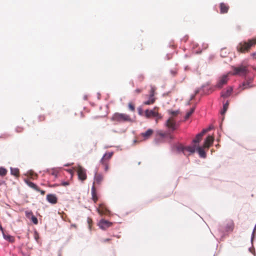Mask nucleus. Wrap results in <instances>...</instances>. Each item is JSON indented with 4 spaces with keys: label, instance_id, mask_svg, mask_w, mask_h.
<instances>
[{
    "label": "nucleus",
    "instance_id": "1",
    "mask_svg": "<svg viewBox=\"0 0 256 256\" xmlns=\"http://www.w3.org/2000/svg\"><path fill=\"white\" fill-rule=\"evenodd\" d=\"M255 44H256V38L250 39L248 42L242 41L238 44L236 48L238 51L244 52L248 51Z\"/></svg>",
    "mask_w": 256,
    "mask_h": 256
},
{
    "label": "nucleus",
    "instance_id": "2",
    "mask_svg": "<svg viewBox=\"0 0 256 256\" xmlns=\"http://www.w3.org/2000/svg\"><path fill=\"white\" fill-rule=\"evenodd\" d=\"M112 120L119 122H132V120L130 116L126 114L122 113H115L112 116Z\"/></svg>",
    "mask_w": 256,
    "mask_h": 256
},
{
    "label": "nucleus",
    "instance_id": "3",
    "mask_svg": "<svg viewBox=\"0 0 256 256\" xmlns=\"http://www.w3.org/2000/svg\"><path fill=\"white\" fill-rule=\"evenodd\" d=\"M157 134L158 136L156 138L154 141V142L156 145H159L160 144L164 142L165 141L164 139L165 138H168L170 140L173 138V137L171 134L160 132H158Z\"/></svg>",
    "mask_w": 256,
    "mask_h": 256
},
{
    "label": "nucleus",
    "instance_id": "4",
    "mask_svg": "<svg viewBox=\"0 0 256 256\" xmlns=\"http://www.w3.org/2000/svg\"><path fill=\"white\" fill-rule=\"evenodd\" d=\"M155 108H156L152 110H146L144 112V115L147 118H156V122H157L158 120L162 118V116L160 114H158V112L154 110Z\"/></svg>",
    "mask_w": 256,
    "mask_h": 256
},
{
    "label": "nucleus",
    "instance_id": "5",
    "mask_svg": "<svg viewBox=\"0 0 256 256\" xmlns=\"http://www.w3.org/2000/svg\"><path fill=\"white\" fill-rule=\"evenodd\" d=\"M234 74H238L244 76H246V74L248 72V70L246 66L242 64L237 67H234Z\"/></svg>",
    "mask_w": 256,
    "mask_h": 256
},
{
    "label": "nucleus",
    "instance_id": "6",
    "mask_svg": "<svg viewBox=\"0 0 256 256\" xmlns=\"http://www.w3.org/2000/svg\"><path fill=\"white\" fill-rule=\"evenodd\" d=\"M228 80V75L223 74L218 78L217 83L214 87L216 88L221 89L224 85L226 84Z\"/></svg>",
    "mask_w": 256,
    "mask_h": 256
},
{
    "label": "nucleus",
    "instance_id": "7",
    "mask_svg": "<svg viewBox=\"0 0 256 256\" xmlns=\"http://www.w3.org/2000/svg\"><path fill=\"white\" fill-rule=\"evenodd\" d=\"M78 178L80 180L83 182L86 178V170L80 166H78L76 169Z\"/></svg>",
    "mask_w": 256,
    "mask_h": 256
},
{
    "label": "nucleus",
    "instance_id": "8",
    "mask_svg": "<svg viewBox=\"0 0 256 256\" xmlns=\"http://www.w3.org/2000/svg\"><path fill=\"white\" fill-rule=\"evenodd\" d=\"M172 150L174 152L176 150L178 154L182 152L184 154H186L185 146L182 144H175L172 145Z\"/></svg>",
    "mask_w": 256,
    "mask_h": 256
},
{
    "label": "nucleus",
    "instance_id": "9",
    "mask_svg": "<svg viewBox=\"0 0 256 256\" xmlns=\"http://www.w3.org/2000/svg\"><path fill=\"white\" fill-rule=\"evenodd\" d=\"M98 225L100 228L103 230H105L112 225V222H110L108 220L102 219L100 220Z\"/></svg>",
    "mask_w": 256,
    "mask_h": 256
},
{
    "label": "nucleus",
    "instance_id": "10",
    "mask_svg": "<svg viewBox=\"0 0 256 256\" xmlns=\"http://www.w3.org/2000/svg\"><path fill=\"white\" fill-rule=\"evenodd\" d=\"M210 85V82H207L206 84H202L200 88H198V89L196 90L194 92V94H198V92H200L201 90H204V88ZM209 90H210L211 92L214 90V89L212 88H210L208 90V92H204L205 94H209Z\"/></svg>",
    "mask_w": 256,
    "mask_h": 256
},
{
    "label": "nucleus",
    "instance_id": "11",
    "mask_svg": "<svg viewBox=\"0 0 256 256\" xmlns=\"http://www.w3.org/2000/svg\"><path fill=\"white\" fill-rule=\"evenodd\" d=\"M96 210L101 215L108 214L110 213L109 210L102 204L99 205V207L96 208Z\"/></svg>",
    "mask_w": 256,
    "mask_h": 256
},
{
    "label": "nucleus",
    "instance_id": "12",
    "mask_svg": "<svg viewBox=\"0 0 256 256\" xmlns=\"http://www.w3.org/2000/svg\"><path fill=\"white\" fill-rule=\"evenodd\" d=\"M214 138L210 136H208L204 140V146L205 148H208L213 144Z\"/></svg>",
    "mask_w": 256,
    "mask_h": 256
},
{
    "label": "nucleus",
    "instance_id": "13",
    "mask_svg": "<svg viewBox=\"0 0 256 256\" xmlns=\"http://www.w3.org/2000/svg\"><path fill=\"white\" fill-rule=\"evenodd\" d=\"M166 125L168 128L170 129L172 131L174 130L176 128V122L174 120H172L170 118L166 120Z\"/></svg>",
    "mask_w": 256,
    "mask_h": 256
},
{
    "label": "nucleus",
    "instance_id": "14",
    "mask_svg": "<svg viewBox=\"0 0 256 256\" xmlns=\"http://www.w3.org/2000/svg\"><path fill=\"white\" fill-rule=\"evenodd\" d=\"M46 200L52 204H56L58 202V198L54 194H48L46 196Z\"/></svg>",
    "mask_w": 256,
    "mask_h": 256
},
{
    "label": "nucleus",
    "instance_id": "15",
    "mask_svg": "<svg viewBox=\"0 0 256 256\" xmlns=\"http://www.w3.org/2000/svg\"><path fill=\"white\" fill-rule=\"evenodd\" d=\"M154 132L152 129L149 128L146 132H142L141 136L144 138V140L148 139Z\"/></svg>",
    "mask_w": 256,
    "mask_h": 256
},
{
    "label": "nucleus",
    "instance_id": "16",
    "mask_svg": "<svg viewBox=\"0 0 256 256\" xmlns=\"http://www.w3.org/2000/svg\"><path fill=\"white\" fill-rule=\"evenodd\" d=\"M196 151L198 152L199 156L201 158H204L206 156V152L204 148L202 146H198L196 148Z\"/></svg>",
    "mask_w": 256,
    "mask_h": 256
},
{
    "label": "nucleus",
    "instance_id": "17",
    "mask_svg": "<svg viewBox=\"0 0 256 256\" xmlns=\"http://www.w3.org/2000/svg\"><path fill=\"white\" fill-rule=\"evenodd\" d=\"M94 180L98 184H100L103 180V176L101 174H98V170H95Z\"/></svg>",
    "mask_w": 256,
    "mask_h": 256
},
{
    "label": "nucleus",
    "instance_id": "18",
    "mask_svg": "<svg viewBox=\"0 0 256 256\" xmlns=\"http://www.w3.org/2000/svg\"><path fill=\"white\" fill-rule=\"evenodd\" d=\"M232 92V87H229L227 88L226 92H221V96L224 98L228 97Z\"/></svg>",
    "mask_w": 256,
    "mask_h": 256
},
{
    "label": "nucleus",
    "instance_id": "19",
    "mask_svg": "<svg viewBox=\"0 0 256 256\" xmlns=\"http://www.w3.org/2000/svg\"><path fill=\"white\" fill-rule=\"evenodd\" d=\"M2 233L3 238L5 240H6L10 242H14V239L13 236H10L8 234H5L4 232V230L2 231Z\"/></svg>",
    "mask_w": 256,
    "mask_h": 256
},
{
    "label": "nucleus",
    "instance_id": "20",
    "mask_svg": "<svg viewBox=\"0 0 256 256\" xmlns=\"http://www.w3.org/2000/svg\"><path fill=\"white\" fill-rule=\"evenodd\" d=\"M196 146H185V151L186 150L190 153H194L196 150Z\"/></svg>",
    "mask_w": 256,
    "mask_h": 256
},
{
    "label": "nucleus",
    "instance_id": "21",
    "mask_svg": "<svg viewBox=\"0 0 256 256\" xmlns=\"http://www.w3.org/2000/svg\"><path fill=\"white\" fill-rule=\"evenodd\" d=\"M10 170V174L14 176H18L19 170L18 168H13L11 167Z\"/></svg>",
    "mask_w": 256,
    "mask_h": 256
},
{
    "label": "nucleus",
    "instance_id": "22",
    "mask_svg": "<svg viewBox=\"0 0 256 256\" xmlns=\"http://www.w3.org/2000/svg\"><path fill=\"white\" fill-rule=\"evenodd\" d=\"M228 104L229 103L228 101H227L226 103L224 104L222 110L220 112L221 114L224 115L226 112L228 108Z\"/></svg>",
    "mask_w": 256,
    "mask_h": 256
},
{
    "label": "nucleus",
    "instance_id": "23",
    "mask_svg": "<svg viewBox=\"0 0 256 256\" xmlns=\"http://www.w3.org/2000/svg\"><path fill=\"white\" fill-rule=\"evenodd\" d=\"M112 154L113 152H110L108 154L106 153L104 154L102 158H101L100 162L102 163L104 158L110 159L112 156Z\"/></svg>",
    "mask_w": 256,
    "mask_h": 256
},
{
    "label": "nucleus",
    "instance_id": "24",
    "mask_svg": "<svg viewBox=\"0 0 256 256\" xmlns=\"http://www.w3.org/2000/svg\"><path fill=\"white\" fill-rule=\"evenodd\" d=\"M155 102L154 98H150L149 96L148 100L144 102V104L150 105L152 104Z\"/></svg>",
    "mask_w": 256,
    "mask_h": 256
},
{
    "label": "nucleus",
    "instance_id": "25",
    "mask_svg": "<svg viewBox=\"0 0 256 256\" xmlns=\"http://www.w3.org/2000/svg\"><path fill=\"white\" fill-rule=\"evenodd\" d=\"M8 172L7 170L2 166H0V176H5Z\"/></svg>",
    "mask_w": 256,
    "mask_h": 256
},
{
    "label": "nucleus",
    "instance_id": "26",
    "mask_svg": "<svg viewBox=\"0 0 256 256\" xmlns=\"http://www.w3.org/2000/svg\"><path fill=\"white\" fill-rule=\"evenodd\" d=\"M194 110H195L194 108H192L190 109V110L189 112H188L186 114L185 117H184V119L186 120L190 118V116L193 114V112L194 111Z\"/></svg>",
    "mask_w": 256,
    "mask_h": 256
},
{
    "label": "nucleus",
    "instance_id": "27",
    "mask_svg": "<svg viewBox=\"0 0 256 256\" xmlns=\"http://www.w3.org/2000/svg\"><path fill=\"white\" fill-rule=\"evenodd\" d=\"M202 136H198V134L196 135L195 138L192 140V142L194 144H198L201 140Z\"/></svg>",
    "mask_w": 256,
    "mask_h": 256
},
{
    "label": "nucleus",
    "instance_id": "28",
    "mask_svg": "<svg viewBox=\"0 0 256 256\" xmlns=\"http://www.w3.org/2000/svg\"><path fill=\"white\" fill-rule=\"evenodd\" d=\"M250 82H244L242 86H243L244 88H242V89H245V88H250Z\"/></svg>",
    "mask_w": 256,
    "mask_h": 256
},
{
    "label": "nucleus",
    "instance_id": "29",
    "mask_svg": "<svg viewBox=\"0 0 256 256\" xmlns=\"http://www.w3.org/2000/svg\"><path fill=\"white\" fill-rule=\"evenodd\" d=\"M155 90H156V88L154 86H150V94L149 96L150 97L154 98Z\"/></svg>",
    "mask_w": 256,
    "mask_h": 256
},
{
    "label": "nucleus",
    "instance_id": "30",
    "mask_svg": "<svg viewBox=\"0 0 256 256\" xmlns=\"http://www.w3.org/2000/svg\"><path fill=\"white\" fill-rule=\"evenodd\" d=\"M26 184H28V186H30V188H32L33 189H34V188H36V185L35 184H34V182H30V181H28V180H26Z\"/></svg>",
    "mask_w": 256,
    "mask_h": 256
},
{
    "label": "nucleus",
    "instance_id": "31",
    "mask_svg": "<svg viewBox=\"0 0 256 256\" xmlns=\"http://www.w3.org/2000/svg\"><path fill=\"white\" fill-rule=\"evenodd\" d=\"M30 218L31 219L32 221V222L34 224H38V218L34 214H32L31 216V218Z\"/></svg>",
    "mask_w": 256,
    "mask_h": 256
},
{
    "label": "nucleus",
    "instance_id": "32",
    "mask_svg": "<svg viewBox=\"0 0 256 256\" xmlns=\"http://www.w3.org/2000/svg\"><path fill=\"white\" fill-rule=\"evenodd\" d=\"M33 214L32 211H26V216L28 218H31V216Z\"/></svg>",
    "mask_w": 256,
    "mask_h": 256
},
{
    "label": "nucleus",
    "instance_id": "33",
    "mask_svg": "<svg viewBox=\"0 0 256 256\" xmlns=\"http://www.w3.org/2000/svg\"><path fill=\"white\" fill-rule=\"evenodd\" d=\"M208 132V130L204 129L200 132L198 134V136H202L204 134Z\"/></svg>",
    "mask_w": 256,
    "mask_h": 256
},
{
    "label": "nucleus",
    "instance_id": "34",
    "mask_svg": "<svg viewBox=\"0 0 256 256\" xmlns=\"http://www.w3.org/2000/svg\"><path fill=\"white\" fill-rule=\"evenodd\" d=\"M138 114L140 116L143 115V110L142 107H138Z\"/></svg>",
    "mask_w": 256,
    "mask_h": 256
},
{
    "label": "nucleus",
    "instance_id": "35",
    "mask_svg": "<svg viewBox=\"0 0 256 256\" xmlns=\"http://www.w3.org/2000/svg\"><path fill=\"white\" fill-rule=\"evenodd\" d=\"M128 108L132 111H134V110H135L134 106L132 104H128Z\"/></svg>",
    "mask_w": 256,
    "mask_h": 256
},
{
    "label": "nucleus",
    "instance_id": "36",
    "mask_svg": "<svg viewBox=\"0 0 256 256\" xmlns=\"http://www.w3.org/2000/svg\"><path fill=\"white\" fill-rule=\"evenodd\" d=\"M256 225L255 226V227L253 230V232H252V236H251V240H250V241H251V242H252H252H253V240H254V232L255 230V229H256Z\"/></svg>",
    "mask_w": 256,
    "mask_h": 256
},
{
    "label": "nucleus",
    "instance_id": "37",
    "mask_svg": "<svg viewBox=\"0 0 256 256\" xmlns=\"http://www.w3.org/2000/svg\"><path fill=\"white\" fill-rule=\"evenodd\" d=\"M179 113L178 110H172L170 112V114L172 116H176Z\"/></svg>",
    "mask_w": 256,
    "mask_h": 256
},
{
    "label": "nucleus",
    "instance_id": "38",
    "mask_svg": "<svg viewBox=\"0 0 256 256\" xmlns=\"http://www.w3.org/2000/svg\"><path fill=\"white\" fill-rule=\"evenodd\" d=\"M70 183L68 182H62L61 184L63 186H68Z\"/></svg>",
    "mask_w": 256,
    "mask_h": 256
},
{
    "label": "nucleus",
    "instance_id": "39",
    "mask_svg": "<svg viewBox=\"0 0 256 256\" xmlns=\"http://www.w3.org/2000/svg\"><path fill=\"white\" fill-rule=\"evenodd\" d=\"M94 182H93V185H92V192H96V188L94 186Z\"/></svg>",
    "mask_w": 256,
    "mask_h": 256
},
{
    "label": "nucleus",
    "instance_id": "40",
    "mask_svg": "<svg viewBox=\"0 0 256 256\" xmlns=\"http://www.w3.org/2000/svg\"><path fill=\"white\" fill-rule=\"evenodd\" d=\"M92 199L96 202L98 200V198L97 196H96L92 197Z\"/></svg>",
    "mask_w": 256,
    "mask_h": 256
},
{
    "label": "nucleus",
    "instance_id": "41",
    "mask_svg": "<svg viewBox=\"0 0 256 256\" xmlns=\"http://www.w3.org/2000/svg\"><path fill=\"white\" fill-rule=\"evenodd\" d=\"M170 72L172 76H174L176 74V71L174 70H170Z\"/></svg>",
    "mask_w": 256,
    "mask_h": 256
},
{
    "label": "nucleus",
    "instance_id": "42",
    "mask_svg": "<svg viewBox=\"0 0 256 256\" xmlns=\"http://www.w3.org/2000/svg\"><path fill=\"white\" fill-rule=\"evenodd\" d=\"M104 164V170L106 171L108 169V166L106 164Z\"/></svg>",
    "mask_w": 256,
    "mask_h": 256
},
{
    "label": "nucleus",
    "instance_id": "43",
    "mask_svg": "<svg viewBox=\"0 0 256 256\" xmlns=\"http://www.w3.org/2000/svg\"><path fill=\"white\" fill-rule=\"evenodd\" d=\"M202 46L204 49H206L208 47V44H203Z\"/></svg>",
    "mask_w": 256,
    "mask_h": 256
},
{
    "label": "nucleus",
    "instance_id": "44",
    "mask_svg": "<svg viewBox=\"0 0 256 256\" xmlns=\"http://www.w3.org/2000/svg\"><path fill=\"white\" fill-rule=\"evenodd\" d=\"M226 230L228 231V230H232V228L230 226H228L227 227H226Z\"/></svg>",
    "mask_w": 256,
    "mask_h": 256
},
{
    "label": "nucleus",
    "instance_id": "45",
    "mask_svg": "<svg viewBox=\"0 0 256 256\" xmlns=\"http://www.w3.org/2000/svg\"><path fill=\"white\" fill-rule=\"evenodd\" d=\"M16 130L17 132H20L22 131V128L20 127H18L16 128Z\"/></svg>",
    "mask_w": 256,
    "mask_h": 256
},
{
    "label": "nucleus",
    "instance_id": "46",
    "mask_svg": "<svg viewBox=\"0 0 256 256\" xmlns=\"http://www.w3.org/2000/svg\"><path fill=\"white\" fill-rule=\"evenodd\" d=\"M214 58V55H213V54H211V55H210V56H209L208 58H209V60H212V59Z\"/></svg>",
    "mask_w": 256,
    "mask_h": 256
},
{
    "label": "nucleus",
    "instance_id": "47",
    "mask_svg": "<svg viewBox=\"0 0 256 256\" xmlns=\"http://www.w3.org/2000/svg\"><path fill=\"white\" fill-rule=\"evenodd\" d=\"M67 171L72 174V176L73 174V172H72V170L70 169H68L67 170Z\"/></svg>",
    "mask_w": 256,
    "mask_h": 256
},
{
    "label": "nucleus",
    "instance_id": "48",
    "mask_svg": "<svg viewBox=\"0 0 256 256\" xmlns=\"http://www.w3.org/2000/svg\"><path fill=\"white\" fill-rule=\"evenodd\" d=\"M222 52H223L222 51L221 54H220L221 56L225 57L226 56V52H225V54H223Z\"/></svg>",
    "mask_w": 256,
    "mask_h": 256
},
{
    "label": "nucleus",
    "instance_id": "49",
    "mask_svg": "<svg viewBox=\"0 0 256 256\" xmlns=\"http://www.w3.org/2000/svg\"><path fill=\"white\" fill-rule=\"evenodd\" d=\"M248 250H249L250 252H252L254 254H255V252H254L252 251V248H248Z\"/></svg>",
    "mask_w": 256,
    "mask_h": 256
},
{
    "label": "nucleus",
    "instance_id": "50",
    "mask_svg": "<svg viewBox=\"0 0 256 256\" xmlns=\"http://www.w3.org/2000/svg\"><path fill=\"white\" fill-rule=\"evenodd\" d=\"M34 189L36 190L37 192H39L40 191V188L36 186V188H34Z\"/></svg>",
    "mask_w": 256,
    "mask_h": 256
},
{
    "label": "nucleus",
    "instance_id": "51",
    "mask_svg": "<svg viewBox=\"0 0 256 256\" xmlns=\"http://www.w3.org/2000/svg\"><path fill=\"white\" fill-rule=\"evenodd\" d=\"M92 197L96 196V192H92Z\"/></svg>",
    "mask_w": 256,
    "mask_h": 256
},
{
    "label": "nucleus",
    "instance_id": "52",
    "mask_svg": "<svg viewBox=\"0 0 256 256\" xmlns=\"http://www.w3.org/2000/svg\"><path fill=\"white\" fill-rule=\"evenodd\" d=\"M212 128H213V126H210L208 128H206V130H208V131H209V130H211Z\"/></svg>",
    "mask_w": 256,
    "mask_h": 256
},
{
    "label": "nucleus",
    "instance_id": "53",
    "mask_svg": "<svg viewBox=\"0 0 256 256\" xmlns=\"http://www.w3.org/2000/svg\"><path fill=\"white\" fill-rule=\"evenodd\" d=\"M39 192H40L42 194H45V191L44 190H40V191H39Z\"/></svg>",
    "mask_w": 256,
    "mask_h": 256
},
{
    "label": "nucleus",
    "instance_id": "54",
    "mask_svg": "<svg viewBox=\"0 0 256 256\" xmlns=\"http://www.w3.org/2000/svg\"><path fill=\"white\" fill-rule=\"evenodd\" d=\"M110 240V238H106V239L104 240L103 242H109Z\"/></svg>",
    "mask_w": 256,
    "mask_h": 256
},
{
    "label": "nucleus",
    "instance_id": "55",
    "mask_svg": "<svg viewBox=\"0 0 256 256\" xmlns=\"http://www.w3.org/2000/svg\"><path fill=\"white\" fill-rule=\"evenodd\" d=\"M195 95H196V94H192V96H190V100H192L194 98V97H195Z\"/></svg>",
    "mask_w": 256,
    "mask_h": 256
},
{
    "label": "nucleus",
    "instance_id": "56",
    "mask_svg": "<svg viewBox=\"0 0 256 256\" xmlns=\"http://www.w3.org/2000/svg\"><path fill=\"white\" fill-rule=\"evenodd\" d=\"M4 183H5V182L4 181V180L0 181V185H2V184H4Z\"/></svg>",
    "mask_w": 256,
    "mask_h": 256
},
{
    "label": "nucleus",
    "instance_id": "57",
    "mask_svg": "<svg viewBox=\"0 0 256 256\" xmlns=\"http://www.w3.org/2000/svg\"><path fill=\"white\" fill-rule=\"evenodd\" d=\"M70 165H71L70 164H64V166H70Z\"/></svg>",
    "mask_w": 256,
    "mask_h": 256
},
{
    "label": "nucleus",
    "instance_id": "58",
    "mask_svg": "<svg viewBox=\"0 0 256 256\" xmlns=\"http://www.w3.org/2000/svg\"><path fill=\"white\" fill-rule=\"evenodd\" d=\"M84 100H87V96L86 95L84 96Z\"/></svg>",
    "mask_w": 256,
    "mask_h": 256
},
{
    "label": "nucleus",
    "instance_id": "59",
    "mask_svg": "<svg viewBox=\"0 0 256 256\" xmlns=\"http://www.w3.org/2000/svg\"><path fill=\"white\" fill-rule=\"evenodd\" d=\"M98 98L100 99V94L99 92L98 93Z\"/></svg>",
    "mask_w": 256,
    "mask_h": 256
},
{
    "label": "nucleus",
    "instance_id": "60",
    "mask_svg": "<svg viewBox=\"0 0 256 256\" xmlns=\"http://www.w3.org/2000/svg\"><path fill=\"white\" fill-rule=\"evenodd\" d=\"M186 36L182 40H184V42H186V40H187V38H186Z\"/></svg>",
    "mask_w": 256,
    "mask_h": 256
},
{
    "label": "nucleus",
    "instance_id": "61",
    "mask_svg": "<svg viewBox=\"0 0 256 256\" xmlns=\"http://www.w3.org/2000/svg\"><path fill=\"white\" fill-rule=\"evenodd\" d=\"M201 52H202V50H200V51H196V54H200Z\"/></svg>",
    "mask_w": 256,
    "mask_h": 256
},
{
    "label": "nucleus",
    "instance_id": "62",
    "mask_svg": "<svg viewBox=\"0 0 256 256\" xmlns=\"http://www.w3.org/2000/svg\"><path fill=\"white\" fill-rule=\"evenodd\" d=\"M256 55V52H253V53L252 54V56H255Z\"/></svg>",
    "mask_w": 256,
    "mask_h": 256
},
{
    "label": "nucleus",
    "instance_id": "63",
    "mask_svg": "<svg viewBox=\"0 0 256 256\" xmlns=\"http://www.w3.org/2000/svg\"><path fill=\"white\" fill-rule=\"evenodd\" d=\"M166 58H167V60H170V58L169 56V55L168 54H167L166 56Z\"/></svg>",
    "mask_w": 256,
    "mask_h": 256
},
{
    "label": "nucleus",
    "instance_id": "64",
    "mask_svg": "<svg viewBox=\"0 0 256 256\" xmlns=\"http://www.w3.org/2000/svg\"><path fill=\"white\" fill-rule=\"evenodd\" d=\"M136 92H140V90L139 89H137V90H136Z\"/></svg>",
    "mask_w": 256,
    "mask_h": 256
}]
</instances>
